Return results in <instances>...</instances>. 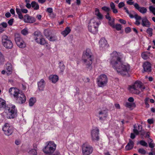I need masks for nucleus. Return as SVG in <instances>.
I'll list each match as a JSON object with an SVG mask.
<instances>
[{"label":"nucleus","instance_id":"5701e85b","mask_svg":"<svg viewBox=\"0 0 155 155\" xmlns=\"http://www.w3.org/2000/svg\"><path fill=\"white\" fill-rule=\"evenodd\" d=\"M95 15L97 16V18L99 20H101L103 18V15L100 12L99 10L97 8H96L95 10Z\"/></svg>","mask_w":155,"mask_h":155},{"label":"nucleus","instance_id":"bb28decb","mask_svg":"<svg viewBox=\"0 0 155 155\" xmlns=\"http://www.w3.org/2000/svg\"><path fill=\"white\" fill-rule=\"evenodd\" d=\"M6 106L5 101L0 98V110L3 109H5Z\"/></svg>","mask_w":155,"mask_h":155},{"label":"nucleus","instance_id":"09e8293b","mask_svg":"<svg viewBox=\"0 0 155 155\" xmlns=\"http://www.w3.org/2000/svg\"><path fill=\"white\" fill-rule=\"evenodd\" d=\"M105 17L106 19H108L109 21L111 20V18L109 15V12L107 13V15L105 16Z\"/></svg>","mask_w":155,"mask_h":155},{"label":"nucleus","instance_id":"6e6552de","mask_svg":"<svg viewBox=\"0 0 155 155\" xmlns=\"http://www.w3.org/2000/svg\"><path fill=\"white\" fill-rule=\"evenodd\" d=\"M33 35L34 40L37 43L43 45L47 43L39 31H35Z\"/></svg>","mask_w":155,"mask_h":155},{"label":"nucleus","instance_id":"49530a36","mask_svg":"<svg viewBox=\"0 0 155 155\" xmlns=\"http://www.w3.org/2000/svg\"><path fill=\"white\" fill-rule=\"evenodd\" d=\"M0 25L1 26V27H2L5 29L7 28V24L6 22H3L0 24Z\"/></svg>","mask_w":155,"mask_h":155},{"label":"nucleus","instance_id":"412c9836","mask_svg":"<svg viewBox=\"0 0 155 155\" xmlns=\"http://www.w3.org/2000/svg\"><path fill=\"white\" fill-rule=\"evenodd\" d=\"M134 146V142L131 139H129V142L125 147V149L127 150H129L132 149Z\"/></svg>","mask_w":155,"mask_h":155},{"label":"nucleus","instance_id":"de8ad7c7","mask_svg":"<svg viewBox=\"0 0 155 155\" xmlns=\"http://www.w3.org/2000/svg\"><path fill=\"white\" fill-rule=\"evenodd\" d=\"M49 40L51 41H54L57 40V38L55 36H51L50 37Z\"/></svg>","mask_w":155,"mask_h":155},{"label":"nucleus","instance_id":"864d4df0","mask_svg":"<svg viewBox=\"0 0 155 155\" xmlns=\"http://www.w3.org/2000/svg\"><path fill=\"white\" fill-rule=\"evenodd\" d=\"M154 143L153 142L149 143V146L150 148H153L154 147Z\"/></svg>","mask_w":155,"mask_h":155},{"label":"nucleus","instance_id":"0eeeda50","mask_svg":"<svg viewBox=\"0 0 155 155\" xmlns=\"http://www.w3.org/2000/svg\"><path fill=\"white\" fill-rule=\"evenodd\" d=\"M97 18H94L91 19L89 23L88 29L91 32L96 34L98 31V27L100 24V22L97 21Z\"/></svg>","mask_w":155,"mask_h":155},{"label":"nucleus","instance_id":"c9c22d12","mask_svg":"<svg viewBox=\"0 0 155 155\" xmlns=\"http://www.w3.org/2000/svg\"><path fill=\"white\" fill-rule=\"evenodd\" d=\"M138 143H139L140 144L143 146L147 147H148V144L147 143L143 140H141L140 141L138 142L137 144H138Z\"/></svg>","mask_w":155,"mask_h":155},{"label":"nucleus","instance_id":"aec40b11","mask_svg":"<svg viewBox=\"0 0 155 155\" xmlns=\"http://www.w3.org/2000/svg\"><path fill=\"white\" fill-rule=\"evenodd\" d=\"M45 84L44 80L42 79L38 83V88L39 91H41L44 90Z\"/></svg>","mask_w":155,"mask_h":155},{"label":"nucleus","instance_id":"473e14b6","mask_svg":"<svg viewBox=\"0 0 155 155\" xmlns=\"http://www.w3.org/2000/svg\"><path fill=\"white\" fill-rule=\"evenodd\" d=\"M17 45L21 48H24L26 46V44L23 40H21V42L19 43L18 42Z\"/></svg>","mask_w":155,"mask_h":155},{"label":"nucleus","instance_id":"7ed1b4c3","mask_svg":"<svg viewBox=\"0 0 155 155\" xmlns=\"http://www.w3.org/2000/svg\"><path fill=\"white\" fill-rule=\"evenodd\" d=\"M47 144L43 149V152L46 155H59V152L56 151L54 153L56 147V145L53 141H49L47 143Z\"/></svg>","mask_w":155,"mask_h":155},{"label":"nucleus","instance_id":"37998d69","mask_svg":"<svg viewBox=\"0 0 155 155\" xmlns=\"http://www.w3.org/2000/svg\"><path fill=\"white\" fill-rule=\"evenodd\" d=\"M111 21H110L108 23L110 26H111L112 28H114V19H113Z\"/></svg>","mask_w":155,"mask_h":155},{"label":"nucleus","instance_id":"ddd939ff","mask_svg":"<svg viewBox=\"0 0 155 155\" xmlns=\"http://www.w3.org/2000/svg\"><path fill=\"white\" fill-rule=\"evenodd\" d=\"M93 147L89 145L84 144L82 147L83 155H90L93 151Z\"/></svg>","mask_w":155,"mask_h":155},{"label":"nucleus","instance_id":"cd10ccee","mask_svg":"<svg viewBox=\"0 0 155 155\" xmlns=\"http://www.w3.org/2000/svg\"><path fill=\"white\" fill-rule=\"evenodd\" d=\"M49 79L53 83H55L58 80V77L57 75H51L49 77Z\"/></svg>","mask_w":155,"mask_h":155},{"label":"nucleus","instance_id":"ea45409f","mask_svg":"<svg viewBox=\"0 0 155 155\" xmlns=\"http://www.w3.org/2000/svg\"><path fill=\"white\" fill-rule=\"evenodd\" d=\"M115 28L118 31H120L121 30L122 26L120 24H117L115 25Z\"/></svg>","mask_w":155,"mask_h":155},{"label":"nucleus","instance_id":"338daca9","mask_svg":"<svg viewBox=\"0 0 155 155\" xmlns=\"http://www.w3.org/2000/svg\"><path fill=\"white\" fill-rule=\"evenodd\" d=\"M5 16L7 18H8L11 16V15L9 12H8L5 13Z\"/></svg>","mask_w":155,"mask_h":155},{"label":"nucleus","instance_id":"a19ab883","mask_svg":"<svg viewBox=\"0 0 155 155\" xmlns=\"http://www.w3.org/2000/svg\"><path fill=\"white\" fill-rule=\"evenodd\" d=\"M142 58L145 60H146L148 58V56L147 53L146 52L143 53L141 55Z\"/></svg>","mask_w":155,"mask_h":155},{"label":"nucleus","instance_id":"7c9ffc66","mask_svg":"<svg viewBox=\"0 0 155 155\" xmlns=\"http://www.w3.org/2000/svg\"><path fill=\"white\" fill-rule=\"evenodd\" d=\"M125 106L129 108H130L131 107L134 108L136 107V104L134 103H129L127 102L125 103L124 104Z\"/></svg>","mask_w":155,"mask_h":155},{"label":"nucleus","instance_id":"4c0bfd02","mask_svg":"<svg viewBox=\"0 0 155 155\" xmlns=\"http://www.w3.org/2000/svg\"><path fill=\"white\" fill-rule=\"evenodd\" d=\"M153 29L150 28H148L146 32L147 33L149 34L150 37L152 36L153 35Z\"/></svg>","mask_w":155,"mask_h":155},{"label":"nucleus","instance_id":"9b49d317","mask_svg":"<svg viewBox=\"0 0 155 155\" xmlns=\"http://www.w3.org/2000/svg\"><path fill=\"white\" fill-rule=\"evenodd\" d=\"M4 134L6 136H9L12 134L13 132V128L10 126L9 124L6 123L5 124L2 128Z\"/></svg>","mask_w":155,"mask_h":155},{"label":"nucleus","instance_id":"8fccbe9b","mask_svg":"<svg viewBox=\"0 0 155 155\" xmlns=\"http://www.w3.org/2000/svg\"><path fill=\"white\" fill-rule=\"evenodd\" d=\"M125 6V4L124 2H120L118 4V7L120 8Z\"/></svg>","mask_w":155,"mask_h":155},{"label":"nucleus","instance_id":"69168bd1","mask_svg":"<svg viewBox=\"0 0 155 155\" xmlns=\"http://www.w3.org/2000/svg\"><path fill=\"white\" fill-rule=\"evenodd\" d=\"M26 6L28 8H30L31 7V4L29 3H26Z\"/></svg>","mask_w":155,"mask_h":155},{"label":"nucleus","instance_id":"603ef678","mask_svg":"<svg viewBox=\"0 0 155 155\" xmlns=\"http://www.w3.org/2000/svg\"><path fill=\"white\" fill-rule=\"evenodd\" d=\"M14 21V19L13 18H12L8 20V24L10 25H12L13 24V23Z\"/></svg>","mask_w":155,"mask_h":155},{"label":"nucleus","instance_id":"c756f323","mask_svg":"<svg viewBox=\"0 0 155 155\" xmlns=\"http://www.w3.org/2000/svg\"><path fill=\"white\" fill-rule=\"evenodd\" d=\"M59 67L60 69V72L63 74L65 68V66L62 61H60L59 63Z\"/></svg>","mask_w":155,"mask_h":155},{"label":"nucleus","instance_id":"2f4dec72","mask_svg":"<svg viewBox=\"0 0 155 155\" xmlns=\"http://www.w3.org/2000/svg\"><path fill=\"white\" fill-rule=\"evenodd\" d=\"M31 7L35 10H37L39 9V5L35 1H33L31 2Z\"/></svg>","mask_w":155,"mask_h":155},{"label":"nucleus","instance_id":"58836bf2","mask_svg":"<svg viewBox=\"0 0 155 155\" xmlns=\"http://www.w3.org/2000/svg\"><path fill=\"white\" fill-rule=\"evenodd\" d=\"M150 11L155 15V8L152 6H150L149 8Z\"/></svg>","mask_w":155,"mask_h":155},{"label":"nucleus","instance_id":"0e129e2a","mask_svg":"<svg viewBox=\"0 0 155 155\" xmlns=\"http://www.w3.org/2000/svg\"><path fill=\"white\" fill-rule=\"evenodd\" d=\"M133 131L134 133H135L137 135H138L139 134V131L137 129H133Z\"/></svg>","mask_w":155,"mask_h":155},{"label":"nucleus","instance_id":"39448f33","mask_svg":"<svg viewBox=\"0 0 155 155\" xmlns=\"http://www.w3.org/2000/svg\"><path fill=\"white\" fill-rule=\"evenodd\" d=\"M145 89L143 84L140 81H136L134 84L130 86L129 87V90L131 93L137 94H140L139 89L143 91Z\"/></svg>","mask_w":155,"mask_h":155},{"label":"nucleus","instance_id":"f257e3e1","mask_svg":"<svg viewBox=\"0 0 155 155\" xmlns=\"http://www.w3.org/2000/svg\"><path fill=\"white\" fill-rule=\"evenodd\" d=\"M110 55V63L112 67L119 74L123 76H128L130 66L128 64H124L123 63L122 54L114 51Z\"/></svg>","mask_w":155,"mask_h":155},{"label":"nucleus","instance_id":"f3484780","mask_svg":"<svg viewBox=\"0 0 155 155\" xmlns=\"http://www.w3.org/2000/svg\"><path fill=\"white\" fill-rule=\"evenodd\" d=\"M134 5L135 8L142 14H145L147 12V9L146 8L140 7L137 3H135L134 4Z\"/></svg>","mask_w":155,"mask_h":155},{"label":"nucleus","instance_id":"79ce46f5","mask_svg":"<svg viewBox=\"0 0 155 155\" xmlns=\"http://www.w3.org/2000/svg\"><path fill=\"white\" fill-rule=\"evenodd\" d=\"M138 152L139 153L141 154H145L146 153V151L143 148H141L139 149Z\"/></svg>","mask_w":155,"mask_h":155},{"label":"nucleus","instance_id":"5fc2aeb1","mask_svg":"<svg viewBox=\"0 0 155 155\" xmlns=\"http://www.w3.org/2000/svg\"><path fill=\"white\" fill-rule=\"evenodd\" d=\"M133 0H128V1H127V3L130 5H133L134 4V2H131V1H132Z\"/></svg>","mask_w":155,"mask_h":155},{"label":"nucleus","instance_id":"4be33fe9","mask_svg":"<svg viewBox=\"0 0 155 155\" xmlns=\"http://www.w3.org/2000/svg\"><path fill=\"white\" fill-rule=\"evenodd\" d=\"M107 41L104 38L101 39L100 41V48L101 49L105 47L107 45Z\"/></svg>","mask_w":155,"mask_h":155},{"label":"nucleus","instance_id":"423d86ee","mask_svg":"<svg viewBox=\"0 0 155 155\" xmlns=\"http://www.w3.org/2000/svg\"><path fill=\"white\" fill-rule=\"evenodd\" d=\"M8 118H14L17 116V110L15 105H7L4 110Z\"/></svg>","mask_w":155,"mask_h":155},{"label":"nucleus","instance_id":"dca6fc26","mask_svg":"<svg viewBox=\"0 0 155 155\" xmlns=\"http://www.w3.org/2000/svg\"><path fill=\"white\" fill-rule=\"evenodd\" d=\"M24 21L26 23H33L35 21V19L34 17L29 16L28 14H26L23 17Z\"/></svg>","mask_w":155,"mask_h":155},{"label":"nucleus","instance_id":"4d7b16f0","mask_svg":"<svg viewBox=\"0 0 155 155\" xmlns=\"http://www.w3.org/2000/svg\"><path fill=\"white\" fill-rule=\"evenodd\" d=\"M128 101L130 102L133 103L134 101V100L132 97H130L128 99Z\"/></svg>","mask_w":155,"mask_h":155},{"label":"nucleus","instance_id":"9d476101","mask_svg":"<svg viewBox=\"0 0 155 155\" xmlns=\"http://www.w3.org/2000/svg\"><path fill=\"white\" fill-rule=\"evenodd\" d=\"M108 78L106 75L104 74L100 75L97 79V82L99 87H103L107 84Z\"/></svg>","mask_w":155,"mask_h":155},{"label":"nucleus","instance_id":"1a4fd4ad","mask_svg":"<svg viewBox=\"0 0 155 155\" xmlns=\"http://www.w3.org/2000/svg\"><path fill=\"white\" fill-rule=\"evenodd\" d=\"M2 43L3 46L8 49H10L13 47V43L10 38L7 35H4L2 37Z\"/></svg>","mask_w":155,"mask_h":155},{"label":"nucleus","instance_id":"774afa93","mask_svg":"<svg viewBox=\"0 0 155 155\" xmlns=\"http://www.w3.org/2000/svg\"><path fill=\"white\" fill-rule=\"evenodd\" d=\"M115 106L116 108L120 109V105L118 104H115Z\"/></svg>","mask_w":155,"mask_h":155},{"label":"nucleus","instance_id":"a878e982","mask_svg":"<svg viewBox=\"0 0 155 155\" xmlns=\"http://www.w3.org/2000/svg\"><path fill=\"white\" fill-rule=\"evenodd\" d=\"M71 31V29L69 27H66L63 31L61 32V34L64 36L65 37Z\"/></svg>","mask_w":155,"mask_h":155},{"label":"nucleus","instance_id":"c03bdc74","mask_svg":"<svg viewBox=\"0 0 155 155\" xmlns=\"http://www.w3.org/2000/svg\"><path fill=\"white\" fill-rule=\"evenodd\" d=\"M101 9L102 10L107 12V13L109 12L110 11V8H109L106 6H104L102 7Z\"/></svg>","mask_w":155,"mask_h":155},{"label":"nucleus","instance_id":"bf43d9fd","mask_svg":"<svg viewBox=\"0 0 155 155\" xmlns=\"http://www.w3.org/2000/svg\"><path fill=\"white\" fill-rule=\"evenodd\" d=\"M119 21L120 23H122L123 24H125L126 23V21L125 20H124L123 19H120L119 20Z\"/></svg>","mask_w":155,"mask_h":155},{"label":"nucleus","instance_id":"393cba45","mask_svg":"<svg viewBox=\"0 0 155 155\" xmlns=\"http://www.w3.org/2000/svg\"><path fill=\"white\" fill-rule=\"evenodd\" d=\"M12 66L10 63H8L6 64V70L7 74L8 75L12 73Z\"/></svg>","mask_w":155,"mask_h":155},{"label":"nucleus","instance_id":"2eb2a0df","mask_svg":"<svg viewBox=\"0 0 155 155\" xmlns=\"http://www.w3.org/2000/svg\"><path fill=\"white\" fill-rule=\"evenodd\" d=\"M144 71H142L143 73L144 72L147 73H150L151 71V64L148 62H146L143 63V65Z\"/></svg>","mask_w":155,"mask_h":155},{"label":"nucleus","instance_id":"72a5a7b5","mask_svg":"<svg viewBox=\"0 0 155 155\" xmlns=\"http://www.w3.org/2000/svg\"><path fill=\"white\" fill-rule=\"evenodd\" d=\"M36 100L35 98L33 97L31 98L30 99L29 101V106H33L36 102Z\"/></svg>","mask_w":155,"mask_h":155},{"label":"nucleus","instance_id":"4468645a","mask_svg":"<svg viewBox=\"0 0 155 155\" xmlns=\"http://www.w3.org/2000/svg\"><path fill=\"white\" fill-rule=\"evenodd\" d=\"M20 7L21 9L16 8V11L17 14H18V18L20 19H23V17L21 13H27L28 12V10L26 9H23L22 8L21 6L20 5Z\"/></svg>","mask_w":155,"mask_h":155},{"label":"nucleus","instance_id":"680f3d73","mask_svg":"<svg viewBox=\"0 0 155 155\" xmlns=\"http://www.w3.org/2000/svg\"><path fill=\"white\" fill-rule=\"evenodd\" d=\"M145 103L146 105V107L147 108H148L149 107L150 105L148 103L147 101V100L145 99Z\"/></svg>","mask_w":155,"mask_h":155},{"label":"nucleus","instance_id":"f03ea898","mask_svg":"<svg viewBox=\"0 0 155 155\" xmlns=\"http://www.w3.org/2000/svg\"><path fill=\"white\" fill-rule=\"evenodd\" d=\"M10 95L14 97L19 104H22L24 103L26 100V97L24 93L21 91L16 88L11 87L8 91Z\"/></svg>","mask_w":155,"mask_h":155},{"label":"nucleus","instance_id":"e433bc0d","mask_svg":"<svg viewBox=\"0 0 155 155\" xmlns=\"http://www.w3.org/2000/svg\"><path fill=\"white\" fill-rule=\"evenodd\" d=\"M28 153L31 155H37L36 150L35 149H31L29 151Z\"/></svg>","mask_w":155,"mask_h":155},{"label":"nucleus","instance_id":"f704fd0d","mask_svg":"<svg viewBox=\"0 0 155 155\" xmlns=\"http://www.w3.org/2000/svg\"><path fill=\"white\" fill-rule=\"evenodd\" d=\"M5 61V59L4 56L0 52V65L3 64Z\"/></svg>","mask_w":155,"mask_h":155},{"label":"nucleus","instance_id":"c85d7f7f","mask_svg":"<svg viewBox=\"0 0 155 155\" xmlns=\"http://www.w3.org/2000/svg\"><path fill=\"white\" fill-rule=\"evenodd\" d=\"M15 39L16 44H17L18 43L21 42V40H22L21 38V37L20 35L18 33H15Z\"/></svg>","mask_w":155,"mask_h":155},{"label":"nucleus","instance_id":"a211bd4d","mask_svg":"<svg viewBox=\"0 0 155 155\" xmlns=\"http://www.w3.org/2000/svg\"><path fill=\"white\" fill-rule=\"evenodd\" d=\"M107 116V113L105 110L101 111L99 113V120L102 122L104 120Z\"/></svg>","mask_w":155,"mask_h":155},{"label":"nucleus","instance_id":"a18cd8bd","mask_svg":"<svg viewBox=\"0 0 155 155\" xmlns=\"http://www.w3.org/2000/svg\"><path fill=\"white\" fill-rule=\"evenodd\" d=\"M21 33L24 35H26L28 34V31L26 29H24L21 31Z\"/></svg>","mask_w":155,"mask_h":155},{"label":"nucleus","instance_id":"3c124183","mask_svg":"<svg viewBox=\"0 0 155 155\" xmlns=\"http://www.w3.org/2000/svg\"><path fill=\"white\" fill-rule=\"evenodd\" d=\"M125 31L126 33H128L131 32V29L130 28L128 27L125 28Z\"/></svg>","mask_w":155,"mask_h":155},{"label":"nucleus","instance_id":"e2e57ef3","mask_svg":"<svg viewBox=\"0 0 155 155\" xmlns=\"http://www.w3.org/2000/svg\"><path fill=\"white\" fill-rule=\"evenodd\" d=\"M1 26L0 25V33H2L5 30V28Z\"/></svg>","mask_w":155,"mask_h":155},{"label":"nucleus","instance_id":"6ab92c4d","mask_svg":"<svg viewBox=\"0 0 155 155\" xmlns=\"http://www.w3.org/2000/svg\"><path fill=\"white\" fill-rule=\"evenodd\" d=\"M141 20V24L143 27L149 28L150 26L151 23L146 17L143 18Z\"/></svg>","mask_w":155,"mask_h":155},{"label":"nucleus","instance_id":"20e7f679","mask_svg":"<svg viewBox=\"0 0 155 155\" xmlns=\"http://www.w3.org/2000/svg\"><path fill=\"white\" fill-rule=\"evenodd\" d=\"M93 59V56L91 50L89 48L87 49L85 52L83 53L82 60L87 68H89L91 66Z\"/></svg>","mask_w":155,"mask_h":155},{"label":"nucleus","instance_id":"13d9d810","mask_svg":"<svg viewBox=\"0 0 155 155\" xmlns=\"http://www.w3.org/2000/svg\"><path fill=\"white\" fill-rule=\"evenodd\" d=\"M110 6L111 9H114L115 8V5L114 3L111 2L110 3Z\"/></svg>","mask_w":155,"mask_h":155},{"label":"nucleus","instance_id":"6e6d98bb","mask_svg":"<svg viewBox=\"0 0 155 155\" xmlns=\"http://www.w3.org/2000/svg\"><path fill=\"white\" fill-rule=\"evenodd\" d=\"M47 11L49 13H51L53 12V9L51 8H48L47 9Z\"/></svg>","mask_w":155,"mask_h":155},{"label":"nucleus","instance_id":"052dcab7","mask_svg":"<svg viewBox=\"0 0 155 155\" xmlns=\"http://www.w3.org/2000/svg\"><path fill=\"white\" fill-rule=\"evenodd\" d=\"M148 123L150 124H151L153 123V119H148L147 120Z\"/></svg>","mask_w":155,"mask_h":155},{"label":"nucleus","instance_id":"f8f14e48","mask_svg":"<svg viewBox=\"0 0 155 155\" xmlns=\"http://www.w3.org/2000/svg\"><path fill=\"white\" fill-rule=\"evenodd\" d=\"M99 129L97 127H95L91 131V138L93 141H98L99 140Z\"/></svg>","mask_w":155,"mask_h":155},{"label":"nucleus","instance_id":"b1692460","mask_svg":"<svg viewBox=\"0 0 155 155\" xmlns=\"http://www.w3.org/2000/svg\"><path fill=\"white\" fill-rule=\"evenodd\" d=\"M134 18L136 20V21L135 23V24L137 26L140 24V21L141 20L142 18L141 17L138 15V14L135 13L134 14Z\"/></svg>","mask_w":155,"mask_h":155}]
</instances>
